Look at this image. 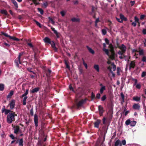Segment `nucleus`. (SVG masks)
<instances>
[{"mask_svg":"<svg viewBox=\"0 0 146 146\" xmlns=\"http://www.w3.org/2000/svg\"><path fill=\"white\" fill-rule=\"evenodd\" d=\"M135 66V61H131L129 64V69L133 68Z\"/></svg>","mask_w":146,"mask_h":146,"instance_id":"11","label":"nucleus"},{"mask_svg":"<svg viewBox=\"0 0 146 146\" xmlns=\"http://www.w3.org/2000/svg\"><path fill=\"white\" fill-rule=\"evenodd\" d=\"M48 19L49 20V21H50L51 22V23L53 24L54 25L55 23L54 21L53 20V19L51 18V17H48Z\"/></svg>","mask_w":146,"mask_h":146,"instance_id":"33","label":"nucleus"},{"mask_svg":"<svg viewBox=\"0 0 146 146\" xmlns=\"http://www.w3.org/2000/svg\"><path fill=\"white\" fill-rule=\"evenodd\" d=\"M118 47L121 50H119L118 52V54L119 55H122L126 51V47L123 44H122L121 46H118Z\"/></svg>","mask_w":146,"mask_h":146,"instance_id":"2","label":"nucleus"},{"mask_svg":"<svg viewBox=\"0 0 146 146\" xmlns=\"http://www.w3.org/2000/svg\"><path fill=\"white\" fill-rule=\"evenodd\" d=\"M98 110L100 116H102L104 111L103 107L101 106H98Z\"/></svg>","mask_w":146,"mask_h":146,"instance_id":"8","label":"nucleus"},{"mask_svg":"<svg viewBox=\"0 0 146 146\" xmlns=\"http://www.w3.org/2000/svg\"><path fill=\"white\" fill-rule=\"evenodd\" d=\"M120 17L121 19L122 20V21L123 20L126 21L127 20V18L126 17H125L122 14H120Z\"/></svg>","mask_w":146,"mask_h":146,"instance_id":"21","label":"nucleus"},{"mask_svg":"<svg viewBox=\"0 0 146 146\" xmlns=\"http://www.w3.org/2000/svg\"><path fill=\"white\" fill-rule=\"evenodd\" d=\"M11 112V111L10 110H7L6 109V110L5 111V115H7L9 113H10V112Z\"/></svg>","mask_w":146,"mask_h":146,"instance_id":"41","label":"nucleus"},{"mask_svg":"<svg viewBox=\"0 0 146 146\" xmlns=\"http://www.w3.org/2000/svg\"><path fill=\"white\" fill-rule=\"evenodd\" d=\"M133 108L135 110H139L140 108V106L137 104H135L133 106Z\"/></svg>","mask_w":146,"mask_h":146,"instance_id":"14","label":"nucleus"},{"mask_svg":"<svg viewBox=\"0 0 146 146\" xmlns=\"http://www.w3.org/2000/svg\"><path fill=\"white\" fill-rule=\"evenodd\" d=\"M22 55V54L20 53L19 54L17 58L15 60V62L16 65V66L17 67H19V64L21 63L20 62V58L21 56Z\"/></svg>","mask_w":146,"mask_h":146,"instance_id":"4","label":"nucleus"},{"mask_svg":"<svg viewBox=\"0 0 146 146\" xmlns=\"http://www.w3.org/2000/svg\"><path fill=\"white\" fill-rule=\"evenodd\" d=\"M143 33L144 34H146V29H143L142 31Z\"/></svg>","mask_w":146,"mask_h":146,"instance_id":"63","label":"nucleus"},{"mask_svg":"<svg viewBox=\"0 0 146 146\" xmlns=\"http://www.w3.org/2000/svg\"><path fill=\"white\" fill-rule=\"evenodd\" d=\"M0 13L4 15H7V13L6 11L5 10L2 9L0 10Z\"/></svg>","mask_w":146,"mask_h":146,"instance_id":"24","label":"nucleus"},{"mask_svg":"<svg viewBox=\"0 0 146 146\" xmlns=\"http://www.w3.org/2000/svg\"><path fill=\"white\" fill-rule=\"evenodd\" d=\"M103 50L107 55L108 56H109V50L108 49H106L105 48H104Z\"/></svg>","mask_w":146,"mask_h":146,"instance_id":"31","label":"nucleus"},{"mask_svg":"<svg viewBox=\"0 0 146 146\" xmlns=\"http://www.w3.org/2000/svg\"><path fill=\"white\" fill-rule=\"evenodd\" d=\"M114 146H121V141L118 140L115 143Z\"/></svg>","mask_w":146,"mask_h":146,"instance_id":"13","label":"nucleus"},{"mask_svg":"<svg viewBox=\"0 0 146 146\" xmlns=\"http://www.w3.org/2000/svg\"><path fill=\"white\" fill-rule=\"evenodd\" d=\"M132 25L134 27H135L136 25V23L135 22H133L132 23Z\"/></svg>","mask_w":146,"mask_h":146,"instance_id":"62","label":"nucleus"},{"mask_svg":"<svg viewBox=\"0 0 146 146\" xmlns=\"http://www.w3.org/2000/svg\"><path fill=\"white\" fill-rule=\"evenodd\" d=\"M19 131V127H17L14 129V133H15L17 134L18 133V132Z\"/></svg>","mask_w":146,"mask_h":146,"instance_id":"30","label":"nucleus"},{"mask_svg":"<svg viewBox=\"0 0 146 146\" xmlns=\"http://www.w3.org/2000/svg\"><path fill=\"white\" fill-rule=\"evenodd\" d=\"M51 28L52 31H53L54 33L56 34V36L58 38L59 37L58 35V33L57 32V31L54 28H53L52 27H51Z\"/></svg>","mask_w":146,"mask_h":146,"instance_id":"20","label":"nucleus"},{"mask_svg":"<svg viewBox=\"0 0 146 146\" xmlns=\"http://www.w3.org/2000/svg\"><path fill=\"white\" fill-rule=\"evenodd\" d=\"M95 96L93 92H92L91 95L92 98V99H94L95 98Z\"/></svg>","mask_w":146,"mask_h":146,"instance_id":"59","label":"nucleus"},{"mask_svg":"<svg viewBox=\"0 0 146 146\" xmlns=\"http://www.w3.org/2000/svg\"><path fill=\"white\" fill-rule=\"evenodd\" d=\"M28 45L31 48L33 47V46L31 43H28Z\"/></svg>","mask_w":146,"mask_h":146,"instance_id":"61","label":"nucleus"},{"mask_svg":"<svg viewBox=\"0 0 146 146\" xmlns=\"http://www.w3.org/2000/svg\"><path fill=\"white\" fill-rule=\"evenodd\" d=\"M15 100H12L9 102V103L8 105L10 106V108L11 109H13L15 106Z\"/></svg>","mask_w":146,"mask_h":146,"instance_id":"5","label":"nucleus"},{"mask_svg":"<svg viewBox=\"0 0 146 146\" xmlns=\"http://www.w3.org/2000/svg\"><path fill=\"white\" fill-rule=\"evenodd\" d=\"M106 95H104L101 98V100L102 101H104L106 99Z\"/></svg>","mask_w":146,"mask_h":146,"instance_id":"44","label":"nucleus"},{"mask_svg":"<svg viewBox=\"0 0 146 146\" xmlns=\"http://www.w3.org/2000/svg\"><path fill=\"white\" fill-rule=\"evenodd\" d=\"M83 64L84 65V66H85L86 68H87V67H88L87 64L85 62L84 60H83Z\"/></svg>","mask_w":146,"mask_h":146,"instance_id":"58","label":"nucleus"},{"mask_svg":"<svg viewBox=\"0 0 146 146\" xmlns=\"http://www.w3.org/2000/svg\"><path fill=\"white\" fill-rule=\"evenodd\" d=\"M136 87L137 89H140L141 88V85L139 84H136Z\"/></svg>","mask_w":146,"mask_h":146,"instance_id":"50","label":"nucleus"},{"mask_svg":"<svg viewBox=\"0 0 146 146\" xmlns=\"http://www.w3.org/2000/svg\"><path fill=\"white\" fill-rule=\"evenodd\" d=\"M65 64L66 66V67L67 68H68V69H70V66H69L68 64V62L66 60L65 61Z\"/></svg>","mask_w":146,"mask_h":146,"instance_id":"47","label":"nucleus"},{"mask_svg":"<svg viewBox=\"0 0 146 146\" xmlns=\"http://www.w3.org/2000/svg\"><path fill=\"white\" fill-rule=\"evenodd\" d=\"M101 121L100 120H97L94 123V126L95 127L98 128L99 125Z\"/></svg>","mask_w":146,"mask_h":146,"instance_id":"12","label":"nucleus"},{"mask_svg":"<svg viewBox=\"0 0 146 146\" xmlns=\"http://www.w3.org/2000/svg\"><path fill=\"white\" fill-rule=\"evenodd\" d=\"M70 89L72 91H74L73 88L72 87L71 85H70L69 86Z\"/></svg>","mask_w":146,"mask_h":146,"instance_id":"53","label":"nucleus"},{"mask_svg":"<svg viewBox=\"0 0 146 146\" xmlns=\"http://www.w3.org/2000/svg\"><path fill=\"white\" fill-rule=\"evenodd\" d=\"M50 44L52 47L56 50H57V49L56 48L55 46V44L54 42L52 41L51 42L49 43Z\"/></svg>","mask_w":146,"mask_h":146,"instance_id":"16","label":"nucleus"},{"mask_svg":"<svg viewBox=\"0 0 146 146\" xmlns=\"http://www.w3.org/2000/svg\"><path fill=\"white\" fill-rule=\"evenodd\" d=\"M34 120L35 122V126L37 127L38 126V117L36 115H35L34 117Z\"/></svg>","mask_w":146,"mask_h":146,"instance_id":"10","label":"nucleus"},{"mask_svg":"<svg viewBox=\"0 0 146 146\" xmlns=\"http://www.w3.org/2000/svg\"><path fill=\"white\" fill-rule=\"evenodd\" d=\"M39 88H36L33 89L31 91V92L32 93H35L37 92L39 90Z\"/></svg>","mask_w":146,"mask_h":146,"instance_id":"22","label":"nucleus"},{"mask_svg":"<svg viewBox=\"0 0 146 146\" xmlns=\"http://www.w3.org/2000/svg\"><path fill=\"white\" fill-rule=\"evenodd\" d=\"M142 61L143 62H146V56H143V57Z\"/></svg>","mask_w":146,"mask_h":146,"instance_id":"49","label":"nucleus"},{"mask_svg":"<svg viewBox=\"0 0 146 146\" xmlns=\"http://www.w3.org/2000/svg\"><path fill=\"white\" fill-rule=\"evenodd\" d=\"M48 5V4L47 2H45L43 4V6L45 8L47 7Z\"/></svg>","mask_w":146,"mask_h":146,"instance_id":"54","label":"nucleus"},{"mask_svg":"<svg viewBox=\"0 0 146 146\" xmlns=\"http://www.w3.org/2000/svg\"><path fill=\"white\" fill-rule=\"evenodd\" d=\"M23 139H20L19 140V145L21 146H23Z\"/></svg>","mask_w":146,"mask_h":146,"instance_id":"34","label":"nucleus"},{"mask_svg":"<svg viewBox=\"0 0 146 146\" xmlns=\"http://www.w3.org/2000/svg\"><path fill=\"white\" fill-rule=\"evenodd\" d=\"M37 9L41 15L43 14L44 11L42 9L40 8H38Z\"/></svg>","mask_w":146,"mask_h":146,"instance_id":"38","label":"nucleus"},{"mask_svg":"<svg viewBox=\"0 0 146 146\" xmlns=\"http://www.w3.org/2000/svg\"><path fill=\"white\" fill-rule=\"evenodd\" d=\"M12 2L14 4L15 6L17 8L18 7V4L16 1L15 0H12Z\"/></svg>","mask_w":146,"mask_h":146,"instance_id":"28","label":"nucleus"},{"mask_svg":"<svg viewBox=\"0 0 146 146\" xmlns=\"http://www.w3.org/2000/svg\"><path fill=\"white\" fill-rule=\"evenodd\" d=\"M4 89V85L3 84H0V90L3 91Z\"/></svg>","mask_w":146,"mask_h":146,"instance_id":"36","label":"nucleus"},{"mask_svg":"<svg viewBox=\"0 0 146 146\" xmlns=\"http://www.w3.org/2000/svg\"><path fill=\"white\" fill-rule=\"evenodd\" d=\"M51 28L52 31H53L54 33L56 34V36L58 38L59 37L58 35V33L57 32V31L54 28H53L52 27H51Z\"/></svg>","mask_w":146,"mask_h":146,"instance_id":"19","label":"nucleus"},{"mask_svg":"<svg viewBox=\"0 0 146 146\" xmlns=\"http://www.w3.org/2000/svg\"><path fill=\"white\" fill-rule=\"evenodd\" d=\"M146 75V72L145 71H143L142 72L141 75V76L142 77H145Z\"/></svg>","mask_w":146,"mask_h":146,"instance_id":"48","label":"nucleus"},{"mask_svg":"<svg viewBox=\"0 0 146 146\" xmlns=\"http://www.w3.org/2000/svg\"><path fill=\"white\" fill-rule=\"evenodd\" d=\"M117 20L119 22L121 23L122 22V20L121 19V18H116Z\"/></svg>","mask_w":146,"mask_h":146,"instance_id":"56","label":"nucleus"},{"mask_svg":"<svg viewBox=\"0 0 146 146\" xmlns=\"http://www.w3.org/2000/svg\"><path fill=\"white\" fill-rule=\"evenodd\" d=\"M135 20V22H138L139 21V19L138 18H137L136 17H134Z\"/></svg>","mask_w":146,"mask_h":146,"instance_id":"55","label":"nucleus"},{"mask_svg":"<svg viewBox=\"0 0 146 146\" xmlns=\"http://www.w3.org/2000/svg\"><path fill=\"white\" fill-rule=\"evenodd\" d=\"M121 144H122L123 145H126V142L125 140H123L121 141Z\"/></svg>","mask_w":146,"mask_h":146,"instance_id":"51","label":"nucleus"},{"mask_svg":"<svg viewBox=\"0 0 146 146\" xmlns=\"http://www.w3.org/2000/svg\"><path fill=\"white\" fill-rule=\"evenodd\" d=\"M71 20L73 22H79L80 20L79 19L74 18L72 19Z\"/></svg>","mask_w":146,"mask_h":146,"instance_id":"32","label":"nucleus"},{"mask_svg":"<svg viewBox=\"0 0 146 146\" xmlns=\"http://www.w3.org/2000/svg\"><path fill=\"white\" fill-rule=\"evenodd\" d=\"M139 52L140 55H144L143 51L142 50L139 51Z\"/></svg>","mask_w":146,"mask_h":146,"instance_id":"45","label":"nucleus"},{"mask_svg":"<svg viewBox=\"0 0 146 146\" xmlns=\"http://www.w3.org/2000/svg\"><path fill=\"white\" fill-rule=\"evenodd\" d=\"M130 123L131 121L129 119L126 121L125 124L126 125H128L129 124L130 125Z\"/></svg>","mask_w":146,"mask_h":146,"instance_id":"37","label":"nucleus"},{"mask_svg":"<svg viewBox=\"0 0 146 146\" xmlns=\"http://www.w3.org/2000/svg\"><path fill=\"white\" fill-rule=\"evenodd\" d=\"M145 16L144 15H141L140 17V19H142L145 17Z\"/></svg>","mask_w":146,"mask_h":146,"instance_id":"64","label":"nucleus"},{"mask_svg":"<svg viewBox=\"0 0 146 146\" xmlns=\"http://www.w3.org/2000/svg\"><path fill=\"white\" fill-rule=\"evenodd\" d=\"M94 68L97 72L99 71V67L98 65L95 64L94 66Z\"/></svg>","mask_w":146,"mask_h":146,"instance_id":"25","label":"nucleus"},{"mask_svg":"<svg viewBox=\"0 0 146 146\" xmlns=\"http://www.w3.org/2000/svg\"><path fill=\"white\" fill-rule=\"evenodd\" d=\"M10 39L17 41L19 40V39L15 37H13L11 36Z\"/></svg>","mask_w":146,"mask_h":146,"instance_id":"42","label":"nucleus"},{"mask_svg":"<svg viewBox=\"0 0 146 146\" xmlns=\"http://www.w3.org/2000/svg\"><path fill=\"white\" fill-rule=\"evenodd\" d=\"M86 47L88 48L90 52L91 53L93 54L94 53V50H92L91 48L89 47L88 46H87Z\"/></svg>","mask_w":146,"mask_h":146,"instance_id":"23","label":"nucleus"},{"mask_svg":"<svg viewBox=\"0 0 146 146\" xmlns=\"http://www.w3.org/2000/svg\"><path fill=\"white\" fill-rule=\"evenodd\" d=\"M3 34L5 36L7 37H9V38H11V36L10 35H8L7 33H3Z\"/></svg>","mask_w":146,"mask_h":146,"instance_id":"52","label":"nucleus"},{"mask_svg":"<svg viewBox=\"0 0 146 146\" xmlns=\"http://www.w3.org/2000/svg\"><path fill=\"white\" fill-rule=\"evenodd\" d=\"M121 72V70L119 68L117 67V74L118 75H120V72Z\"/></svg>","mask_w":146,"mask_h":146,"instance_id":"35","label":"nucleus"},{"mask_svg":"<svg viewBox=\"0 0 146 146\" xmlns=\"http://www.w3.org/2000/svg\"><path fill=\"white\" fill-rule=\"evenodd\" d=\"M136 122L135 121H131L130 125L131 126L133 127L135 126V125L136 124Z\"/></svg>","mask_w":146,"mask_h":146,"instance_id":"27","label":"nucleus"},{"mask_svg":"<svg viewBox=\"0 0 146 146\" xmlns=\"http://www.w3.org/2000/svg\"><path fill=\"white\" fill-rule=\"evenodd\" d=\"M15 112H12L10 113L7 115V121L9 123H11L13 121L15 120Z\"/></svg>","mask_w":146,"mask_h":146,"instance_id":"1","label":"nucleus"},{"mask_svg":"<svg viewBox=\"0 0 146 146\" xmlns=\"http://www.w3.org/2000/svg\"><path fill=\"white\" fill-rule=\"evenodd\" d=\"M102 33L103 35H105L107 33L106 30L105 29H102Z\"/></svg>","mask_w":146,"mask_h":146,"instance_id":"43","label":"nucleus"},{"mask_svg":"<svg viewBox=\"0 0 146 146\" xmlns=\"http://www.w3.org/2000/svg\"><path fill=\"white\" fill-rule=\"evenodd\" d=\"M121 98L122 99V101H121V103L122 104L124 102V98L125 96H124L123 94V93H121Z\"/></svg>","mask_w":146,"mask_h":146,"instance_id":"26","label":"nucleus"},{"mask_svg":"<svg viewBox=\"0 0 146 146\" xmlns=\"http://www.w3.org/2000/svg\"><path fill=\"white\" fill-rule=\"evenodd\" d=\"M34 21L35 22L37 25L38 26L40 27H41V25L39 23L35 20H34Z\"/></svg>","mask_w":146,"mask_h":146,"instance_id":"40","label":"nucleus"},{"mask_svg":"<svg viewBox=\"0 0 146 146\" xmlns=\"http://www.w3.org/2000/svg\"><path fill=\"white\" fill-rule=\"evenodd\" d=\"M100 93H98L97 94L96 98L98 99H99L100 98Z\"/></svg>","mask_w":146,"mask_h":146,"instance_id":"39","label":"nucleus"},{"mask_svg":"<svg viewBox=\"0 0 146 146\" xmlns=\"http://www.w3.org/2000/svg\"><path fill=\"white\" fill-rule=\"evenodd\" d=\"M100 86H101L100 89V92L101 94H102L104 91L106 90V87L105 86L103 85L102 84H100Z\"/></svg>","mask_w":146,"mask_h":146,"instance_id":"6","label":"nucleus"},{"mask_svg":"<svg viewBox=\"0 0 146 146\" xmlns=\"http://www.w3.org/2000/svg\"><path fill=\"white\" fill-rule=\"evenodd\" d=\"M13 94V91H11L7 96V98L10 99Z\"/></svg>","mask_w":146,"mask_h":146,"instance_id":"18","label":"nucleus"},{"mask_svg":"<svg viewBox=\"0 0 146 146\" xmlns=\"http://www.w3.org/2000/svg\"><path fill=\"white\" fill-rule=\"evenodd\" d=\"M86 100V99H85L84 100H82L80 101L77 104L78 107L79 108L85 102Z\"/></svg>","mask_w":146,"mask_h":146,"instance_id":"9","label":"nucleus"},{"mask_svg":"<svg viewBox=\"0 0 146 146\" xmlns=\"http://www.w3.org/2000/svg\"><path fill=\"white\" fill-rule=\"evenodd\" d=\"M66 13V12L64 11H62L60 12V14L62 17L64 16Z\"/></svg>","mask_w":146,"mask_h":146,"instance_id":"46","label":"nucleus"},{"mask_svg":"<svg viewBox=\"0 0 146 146\" xmlns=\"http://www.w3.org/2000/svg\"><path fill=\"white\" fill-rule=\"evenodd\" d=\"M44 40L45 42L49 44L52 41L50 40V39L48 37H45Z\"/></svg>","mask_w":146,"mask_h":146,"instance_id":"15","label":"nucleus"},{"mask_svg":"<svg viewBox=\"0 0 146 146\" xmlns=\"http://www.w3.org/2000/svg\"><path fill=\"white\" fill-rule=\"evenodd\" d=\"M111 55L108 56L110 58L111 60L114 59L115 57V54L113 50V48L112 47L111 48Z\"/></svg>","mask_w":146,"mask_h":146,"instance_id":"7","label":"nucleus"},{"mask_svg":"<svg viewBox=\"0 0 146 146\" xmlns=\"http://www.w3.org/2000/svg\"><path fill=\"white\" fill-rule=\"evenodd\" d=\"M133 100L136 102H139L141 98L140 97L134 96L133 98Z\"/></svg>","mask_w":146,"mask_h":146,"instance_id":"17","label":"nucleus"},{"mask_svg":"<svg viewBox=\"0 0 146 146\" xmlns=\"http://www.w3.org/2000/svg\"><path fill=\"white\" fill-rule=\"evenodd\" d=\"M111 67L110 66H109L108 67V69L109 70L110 72L111 73H113V71H115L116 70V66L113 63H112Z\"/></svg>","mask_w":146,"mask_h":146,"instance_id":"3","label":"nucleus"},{"mask_svg":"<svg viewBox=\"0 0 146 146\" xmlns=\"http://www.w3.org/2000/svg\"><path fill=\"white\" fill-rule=\"evenodd\" d=\"M28 92H29V90L28 89H27L26 90L25 93L21 96V98H22L26 96L28 94Z\"/></svg>","mask_w":146,"mask_h":146,"instance_id":"29","label":"nucleus"},{"mask_svg":"<svg viewBox=\"0 0 146 146\" xmlns=\"http://www.w3.org/2000/svg\"><path fill=\"white\" fill-rule=\"evenodd\" d=\"M105 40L107 44H109V40L107 38H106L105 39Z\"/></svg>","mask_w":146,"mask_h":146,"instance_id":"57","label":"nucleus"},{"mask_svg":"<svg viewBox=\"0 0 146 146\" xmlns=\"http://www.w3.org/2000/svg\"><path fill=\"white\" fill-rule=\"evenodd\" d=\"M32 69L31 68H29L27 69V70H28V71L31 72H32L33 74H35V73L34 72H33V71H31V70Z\"/></svg>","mask_w":146,"mask_h":146,"instance_id":"60","label":"nucleus"}]
</instances>
